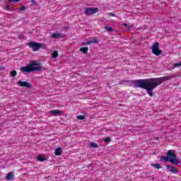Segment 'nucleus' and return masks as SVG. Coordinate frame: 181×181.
Returning <instances> with one entry per match:
<instances>
[{
    "label": "nucleus",
    "instance_id": "obj_34",
    "mask_svg": "<svg viewBox=\"0 0 181 181\" xmlns=\"http://www.w3.org/2000/svg\"><path fill=\"white\" fill-rule=\"evenodd\" d=\"M100 22H103V21L100 20Z\"/></svg>",
    "mask_w": 181,
    "mask_h": 181
},
{
    "label": "nucleus",
    "instance_id": "obj_10",
    "mask_svg": "<svg viewBox=\"0 0 181 181\" xmlns=\"http://www.w3.org/2000/svg\"><path fill=\"white\" fill-rule=\"evenodd\" d=\"M49 114H51L52 115H60L63 114V111L59 110H51L49 111Z\"/></svg>",
    "mask_w": 181,
    "mask_h": 181
},
{
    "label": "nucleus",
    "instance_id": "obj_7",
    "mask_svg": "<svg viewBox=\"0 0 181 181\" xmlns=\"http://www.w3.org/2000/svg\"><path fill=\"white\" fill-rule=\"evenodd\" d=\"M98 12V8L93 7V8H85V15L87 16L90 15H94V13H97Z\"/></svg>",
    "mask_w": 181,
    "mask_h": 181
},
{
    "label": "nucleus",
    "instance_id": "obj_25",
    "mask_svg": "<svg viewBox=\"0 0 181 181\" xmlns=\"http://www.w3.org/2000/svg\"><path fill=\"white\" fill-rule=\"evenodd\" d=\"M111 141L110 137H106L104 139V142H110Z\"/></svg>",
    "mask_w": 181,
    "mask_h": 181
},
{
    "label": "nucleus",
    "instance_id": "obj_29",
    "mask_svg": "<svg viewBox=\"0 0 181 181\" xmlns=\"http://www.w3.org/2000/svg\"><path fill=\"white\" fill-rule=\"evenodd\" d=\"M32 4H33V5H37V4L36 3V1L35 0H31Z\"/></svg>",
    "mask_w": 181,
    "mask_h": 181
},
{
    "label": "nucleus",
    "instance_id": "obj_33",
    "mask_svg": "<svg viewBox=\"0 0 181 181\" xmlns=\"http://www.w3.org/2000/svg\"><path fill=\"white\" fill-rule=\"evenodd\" d=\"M156 139H157V140L159 139V137L156 138Z\"/></svg>",
    "mask_w": 181,
    "mask_h": 181
},
{
    "label": "nucleus",
    "instance_id": "obj_19",
    "mask_svg": "<svg viewBox=\"0 0 181 181\" xmlns=\"http://www.w3.org/2000/svg\"><path fill=\"white\" fill-rule=\"evenodd\" d=\"M59 56V52L57 51H54L52 54V59H56Z\"/></svg>",
    "mask_w": 181,
    "mask_h": 181
},
{
    "label": "nucleus",
    "instance_id": "obj_12",
    "mask_svg": "<svg viewBox=\"0 0 181 181\" xmlns=\"http://www.w3.org/2000/svg\"><path fill=\"white\" fill-rule=\"evenodd\" d=\"M13 177H15V175L12 172H9L6 176V180H13Z\"/></svg>",
    "mask_w": 181,
    "mask_h": 181
},
{
    "label": "nucleus",
    "instance_id": "obj_8",
    "mask_svg": "<svg viewBox=\"0 0 181 181\" xmlns=\"http://www.w3.org/2000/svg\"><path fill=\"white\" fill-rule=\"evenodd\" d=\"M66 36V34L55 33L51 35L52 39H63Z\"/></svg>",
    "mask_w": 181,
    "mask_h": 181
},
{
    "label": "nucleus",
    "instance_id": "obj_26",
    "mask_svg": "<svg viewBox=\"0 0 181 181\" xmlns=\"http://www.w3.org/2000/svg\"><path fill=\"white\" fill-rule=\"evenodd\" d=\"M125 83H129V81L123 80L119 81V84H122V85L124 84Z\"/></svg>",
    "mask_w": 181,
    "mask_h": 181
},
{
    "label": "nucleus",
    "instance_id": "obj_28",
    "mask_svg": "<svg viewBox=\"0 0 181 181\" xmlns=\"http://www.w3.org/2000/svg\"><path fill=\"white\" fill-rule=\"evenodd\" d=\"M21 0H9V2H19Z\"/></svg>",
    "mask_w": 181,
    "mask_h": 181
},
{
    "label": "nucleus",
    "instance_id": "obj_23",
    "mask_svg": "<svg viewBox=\"0 0 181 181\" xmlns=\"http://www.w3.org/2000/svg\"><path fill=\"white\" fill-rule=\"evenodd\" d=\"M77 119H81V120L86 119V116L85 115H78L77 117Z\"/></svg>",
    "mask_w": 181,
    "mask_h": 181
},
{
    "label": "nucleus",
    "instance_id": "obj_18",
    "mask_svg": "<svg viewBox=\"0 0 181 181\" xmlns=\"http://www.w3.org/2000/svg\"><path fill=\"white\" fill-rule=\"evenodd\" d=\"M151 166H153V168H155V169H160L162 168V166H160V164L159 163H151Z\"/></svg>",
    "mask_w": 181,
    "mask_h": 181
},
{
    "label": "nucleus",
    "instance_id": "obj_14",
    "mask_svg": "<svg viewBox=\"0 0 181 181\" xmlns=\"http://www.w3.org/2000/svg\"><path fill=\"white\" fill-rule=\"evenodd\" d=\"M122 25L124 28H127V30H132L134 29V24L129 25L128 23H123Z\"/></svg>",
    "mask_w": 181,
    "mask_h": 181
},
{
    "label": "nucleus",
    "instance_id": "obj_22",
    "mask_svg": "<svg viewBox=\"0 0 181 181\" xmlns=\"http://www.w3.org/2000/svg\"><path fill=\"white\" fill-rule=\"evenodd\" d=\"M90 148H98V144L96 143H90Z\"/></svg>",
    "mask_w": 181,
    "mask_h": 181
},
{
    "label": "nucleus",
    "instance_id": "obj_20",
    "mask_svg": "<svg viewBox=\"0 0 181 181\" xmlns=\"http://www.w3.org/2000/svg\"><path fill=\"white\" fill-rule=\"evenodd\" d=\"M16 74H18L16 70H13L10 72L11 77H16Z\"/></svg>",
    "mask_w": 181,
    "mask_h": 181
},
{
    "label": "nucleus",
    "instance_id": "obj_9",
    "mask_svg": "<svg viewBox=\"0 0 181 181\" xmlns=\"http://www.w3.org/2000/svg\"><path fill=\"white\" fill-rule=\"evenodd\" d=\"M166 169L168 170V172H171V173H179V170L174 168L173 165H167Z\"/></svg>",
    "mask_w": 181,
    "mask_h": 181
},
{
    "label": "nucleus",
    "instance_id": "obj_32",
    "mask_svg": "<svg viewBox=\"0 0 181 181\" xmlns=\"http://www.w3.org/2000/svg\"><path fill=\"white\" fill-rule=\"evenodd\" d=\"M110 16H115V14H113L112 13H110Z\"/></svg>",
    "mask_w": 181,
    "mask_h": 181
},
{
    "label": "nucleus",
    "instance_id": "obj_15",
    "mask_svg": "<svg viewBox=\"0 0 181 181\" xmlns=\"http://www.w3.org/2000/svg\"><path fill=\"white\" fill-rule=\"evenodd\" d=\"M37 160H38L39 162H45V160H47V158H46L43 156H38L37 157Z\"/></svg>",
    "mask_w": 181,
    "mask_h": 181
},
{
    "label": "nucleus",
    "instance_id": "obj_5",
    "mask_svg": "<svg viewBox=\"0 0 181 181\" xmlns=\"http://www.w3.org/2000/svg\"><path fill=\"white\" fill-rule=\"evenodd\" d=\"M151 50L153 54H155V56H160L163 52L162 49H159V42H156L151 47Z\"/></svg>",
    "mask_w": 181,
    "mask_h": 181
},
{
    "label": "nucleus",
    "instance_id": "obj_16",
    "mask_svg": "<svg viewBox=\"0 0 181 181\" xmlns=\"http://www.w3.org/2000/svg\"><path fill=\"white\" fill-rule=\"evenodd\" d=\"M80 52H82V53L87 54V53H88V47H83L80 48Z\"/></svg>",
    "mask_w": 181,
    "mask_h": 181
},
{
    "label": "nucleus",
    "instance_id": "obj_4",
    "mask_svg": "<svg viewBox=\"0 0 181 181\" xmlns=\"http://www.w3.org/2000/svg\"><path fill=\"white\" fill-rule=\"evenodd\" d=\"M28 46H29V47L30 49H32L33 52H37V50H39V49H40L42 47V49H45V47H46V45L40 44L39 42H33V41H30L28 44Z\"/></svg>",
    "mask_w": 181,
    "mask_h": 181
},
{
    "label": "nucleus",
    "instance_id": "obj_31",
    "mask_svg": "<svg viewBox=\"0 0 181 181\" xmlns=\"http://www.w3.org/2000/svg\"><path fill=\"white\" fill-rule=\"evenodd\" d=\"M5 70V66H0V71Z\"/></svg>",
    "mask_w": 181,
    "mask_h": 181
},
{
    "label": "nucleus",
    "instance_id": "obj_1",
    "mask_svg": "<svg viewBox=\"0 0 181 181\" xmlns=\"http://www.w3.org/2000/svg\"><path fill=\"white\" fill-rule=\"evenodd\" d=\"M174 77L175 76L169 75L160 78L137 79L132 81L131 83L134 85V88H143L144 90H146L147 94H148L150 97H153V90H155L158 86H160V84L165 83V81L172 80Z\"/></svg>",
    "mask_w": 181,
    "mask_h": 181
},
{
    "label": "nucleus",
    "instance_id": "obj_30",
    "mask_svg": "<svg viewBox=\"0 0 181 181\" xmlns=\"http://www.w3.org/2000/svg\"><path fill=\"white\" fill-rule=\"evenodd\" d=\"M62 29H63V30H67V29H69V27H67V26L63 27Z\"/></svg>",
    "mask_w": 181,
    "mask_h": 181
},
{
    "label": "nucleus",
    "instance_id": "obj_3",
    "mask_svg": "<svg viewBox=\"0 0 181 181\" xmlns=\"http://www.w3.org/2000/svg\"><path fill=\"white\" fill-rule=\"evenodd\" d=\"M160 160V162H170L173 165H179L180 163V160L177 159L175 152L171 150L167 151L165 156H161Z\"/></svg>",
    "mask_w": 181,
    "mask_h": 181
},
{
    "label": "nucleus",
    "instance_id": "obj_17",
    "mask_svg": "<svg viewBox=\"0 0 181 181\" xmlns=\"http://www.w3.org/2000/svg\"><path fill=\"white\" fill-rule=\"evenodd\" d=\"M105 29L109 33H111L114 32V28H112V27H110V26H105Z\"/></svg>",
    "mask_w": 181,
    "mask_h": 181
},
{
    "label": "nucleus",
    "instance_id": "obj_11",
    "mask_svg": "<svg viewBox=\"0 0 181 181\" xmlns=\"http://www.w3.org/2000/svg\"><path fill=\"white\" fill-rule=\"evenodd\" d=\"M91 43H98V40H89L87 42H82V46H87V45H91Z\"/></svg>",
    "mask_w": 181,
    "mask_h": 181
},
{
    "label": "nucleus",
    "instance_id": "obj_21",
    "mask_svg": "<svg viewBox=\"0 0 181 181\" xmlns=\"http://www.w3.org/2000/svg\"><path fill=\"white\" fill-rule=\"evenodd\" d=\"M5 10L6 11H10L11 12H12V11H13V8H11V5L7 4L5 7Z\"/></svg>",
    "mask_w": 181,
    "mask_h": 181
},
{
    "label": "nucleus",
    "instance_id": "obj_24",
    "mask_svg": "<svg viewBox=\"0 0 181 181\" xmlns=\"http://www.w3.org/2000/svg\"><path fill=\"white\" fill-rule=\"evenodd\" d=\"M180 66H181V62L175 63L173 64V67H180Z\"/></svg>",
    "mask_w": 181,
    "mask_h": 181
},
{
    "label": "nucleus",
    "instance_id": "obj_2",
    "mask_svg": "<svg viewBox=\"0 0 181 181\" xmlns=\"http://www.w3.org/2000/svg\"><path fill=\"white\" fill-rule=\"evenodd\" d=\"M40 64H42L40 62L33 60L26 66H22L21 71L23 73H33V71H42V70H46V68L40 66Z\"/></svg>",
    "mask_w": 181,
    "mask_h": 181
},
{
    "label": "nucleus",
    "instance_id": "obj_13",
    "mask_svg": "<svg viewBox=\"0 0 181 181\" xmlns=\"http://www.w3.org/2000/svg\"><path fill=\"white\" fill-rule=\"evenodd\" d=\"M62 152H63V150L62 149V148L58 147L55 149L54 154L56 155V156H60Z\"/></svg>",
    "mask_w": 181,
    "mask_h": 181
},
{
    "label": "nucleus",
    "instance_id": "obj_6",
    "mask_svg": "<svg viewBox=\"0 0 181 181\" xmlns=\"http://www.w3.org/2000/svg\"><path fill=\"white\" fill-rule=\"evenodd\" d=\"M18 86L19 87H25V88H28V90H32L33 88V85L29 83L28 81H18L17 82Z\"/></svg>",
    "mask_w": 181,
    "mask_h": 181
},
{
    "label": "nucleus",
    "instance_id": "obj_27",
    "mask_svg": "<svg viewBox=\"0 0 181 181\" xmlns=\"http://www.w3.org/2000/svg\"><path fill=\"white\" fill-rule=\"evenodd\" d=\"M25 10H26V6H23L18 8V11H25Z\"/></svg>",
    "mask_w": 181,
    "mask_h": 181
}]
</instances>
